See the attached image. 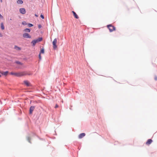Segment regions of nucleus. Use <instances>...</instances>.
<instances>
[{"label": "nucleus", "instance_id": "1", "mask_svg": "<svg viewBox=\"0 0 157 157\" xmlns=\"http://www.w3.org/2000/svg\"><path fill=\"white\" fill-rule=\"evenodd\" d=\"M10 74L17 77H21L26 75H31L32 74L27 71H23L19 72H11L10 73Z\"/></svg>", "mask_w": 157, "mask_h": 157}, {"label": "nucleus", "instance_id": "2", "mask_svg": "<svg viewBox=\"0 0 157 157\" xmlns=\"http://www.w3.org/2000/svg\"><path fill=\"white\" fill-rule=\"evenodd\" d=\"M42 40V37H39L36 40H34L32 41L31 43L34 46L36 43L41 41Z\"/></svg>", "mask_w": 157, "mask_h": 157}, {"label": "nucleus", "instance_id": "3", "mask_svg": "<svg viewBox=\"0 0 157 157\" xmlns=\"http://www.w3.org/2000/svg\"><path fill=\"white\" fill-rule=\"evenodd\" d=\"M107 27L109 30L110 32H112L113 31L116 30V28L112 24H109L107 25Z\"/></svg>", "mask_w": 157, "mask_h": 157}, {"label": "nucleus", "instance_id": "4", "mask_svg": "<svg viewBox=\"0 0 157 157\" xmlns=\"http://www.w3.org/2000/svg\"><path fill=\"white\" fill-rule=\"evenodd\" d=\"M57 42V40L56 38L55 39L53 42H52V44L53 45V48L54 49H56L57 48V46L56 45V43Z\"/></svg>", "mask_w": 157, "mask_h": 157}, {"label": "nucleus", "instance_id": "5", "mask_svg": "<svg viewBox=\"0 0 157 157\" xmlns=\"http://www.w3.org/2000/svg\"><path fill=\"white\" fill-rule=\"evenodd\" d=\"M23 36L26 38H31V36L27 33H25L23 34Z\"/></svg>", "mask_w": 157, "mask_h": 157}, {"label": "nucleus", "instance_id": "6", "mask_svg": "<svg viewBox=\"0 0 157 157\" xmlns=\"http://www.w3.org/2000/svg\"><path fill=\"white\" fill-rule=\"evenodd\" d=\"M19 11L20 13L22 14H24L26 13L25 10L24 8H20L19 10Z\"/></svg>", "mask_w": 157, "mask_h": 157}, {"label": "nucleus", "instance_id": "7", "mask_svg": "<svg viewBox=\"0 0 157 157\" xmlns=\"http://www.w3.org/2000/svg\"><path fill=\"white\" fill-rule=\"evenodd\" d=\"M35 108V107L34 106H31L29 109V113L31 114L32 113L33 111Z\"/></svg>", "mask_w": 157, "mask_h": 157}, {"label": "nucleus", "instance_id": "8", "mask_svg": "<svg viewBox=\"0 0 157 157\" xmlns=\"http://www.w3.org/2000/svg\"><path fill=\"white\" fill-rule=\"evenodd\" d=\"M8 71H6L5 72L4 71H0V73H1L2 75H4V76H6L7 75L8 73Z\"/></svg>", "mask_w": 157, "mask_h": 157}, {"label": "nucleus", "instance_id": "9", "mask_svg": "<svg viewBox=\"0 0 157 157\" xmlns=\"http://www.w3.org/2000/svg\"><path fill=\"white\" fill-rule=\"evenodd\" d=\"M85 136V133H82L79 135L78 138L79 139H81L84 137Z\"/></svg>", "mask_w": 157, "mask_h": 157}, {"label": "nucleus", "instance_id": "10", "mask_svg": "<svg viewBox=\"0 0 157 157\" xmlns=\"http://www.w3.org/2000/svg\"><path fill=\"white\" fill-rule=\"evenodd\" d=\"M72 13H73L76 19L78 18H79L78 16L76 14V13H75V12H74V11H72Z\"/></svg>", "mask_w": 157, "mask_h": 157}, {"label": "nucleus", "instance_id": "11", "mask_svg": "<svg viewBox=\"0 0 157 157\" xmlns=\"http://www.w3.org/2000/svg\"><path fill=\"white\" fill-rule=\"evenodd\" d=\"M152 142V140L151 139H149L147 140V141L146 142V144H150Z\"/></svg>", "mask_w": 157, "mask_h": 157}, {"label": "nucleus", "instance_id": "12", "mask_svg": "<svg viewBox=\"0 0 157 157\" xmlns=\"http://www.w3.org/2000/svg\"><path fill=\"white\" fill-rule=\"evenodd\" d=\"M24 83L28 86H29L30 85V83L27 81H24Z\"/></svg>", "mask_w": 157, "mask_h": 157}, {"label": "nucleus", "instance_id": "13", "mask_svg": "<svg viewBox=\"0 0 157 157\" xmlns=\"http://www.w3.org/2000/svg\"><path fill=\"white\" fill-rule=\"evenodd\" d=\"M14 48L15 49L17 50H21V48L17 46L16 45H15L14 46Z\"/></svg>", "mask_w": 157, "mask_h": 157}, {"label": "nucleus", "instance_id": "14", "mask_svg": "<svg viewBox=\"0 0 157 157\" xmlns=\"http://www.w3.org/2000/svg\"><path fill=\"white\" fill-rule=\"evenodd\" d=\"M17 2L18 4H22L23 2L22 0H18L17 1Z\"/></svg>", "mask_w": 157, "mask_h": 157}, {"label": "nucleus", "instance_id": "15", "mask_svg": "<svg viewBox=\"0 0 157 157\" xmlns=\"http://www.w3.org/2000/svg\"><path fill=\"white\" fill-rule=\"evenodd\" d=\"M24 31L26 32H30V30L29 29H24Z\"/></svg>", "mask_w": 157, "mask_h": 157}, {"label": "nucleus", "instance_id": "16", "mask_svg": "<svg viewBox=\"0 0 157 157\" xmlns=\"http://www.w3.org/2000/svg\"><path fill=\"white\" fill-rule=\"evenodd\" d=\"M1 28L2 30L4 29V27L2 23H1Z\"/></svg>", "mask_w": 157, "mask_h": 157}, {"label": "nucleus", "instance_id": "17", "mask_svg": "<svg viewBox=\"0 0 157 157\" xmlns=\"http://www.w3.org/2000/svg\"><path fill=\"white\" fill-rule=\"evenodd\" d=\"M44 48L41 49L40 52V54H44Z\"/></svg>", "mask_w": 157, "mask_h": 157}, {"label": "nucleus", "instance_id": "18", "mask_svg": "<svg viewBox=\"0 0 157 157\" xmlns=\"http://www.w3.org/2000/svg\"><path fill=\"white\" fill-rule=\"evenodd\" d=\"M29 27H32L33 26V25L31 24H29L28 25Z\"/></svg>", "mask_w": 157, "mask_h": 157}, {"label": "nucleus", "instance_id": "19", "mask_svg": "<svg viewBox=\"0 0 157 157\" xmlns=\"http://www.w3.org/2000/svg\"><path fill=\"white\" fill-rule=\"evenodd\" d=\"M39 58L40 59V60L41 59V54L40 53L39 54Z\"/></svg>", "mask_w": 157, "mask_h": 157}, {"label": "nucleus", "instance_id": "20", "mask_svg": "<svg viewBox=\"0 0 157 157\" xmlns=\"http://www.w3.org/2000/svg\"><path fill=\"white\" fill-rule=\"evenodd\" d=\"M27 139H28V140L29 141V142L30 143V138L29 137Z\"/></svg>", "mask_w": 157, "mask_h": 157}, {"label": "nucleus", "instance_id": "21", "mask_svg": "<svg viewBox=\"0 0 157 157\" xmlns=\"http://www.w3.org/2000/svg\"><path fill=\"white\" fill-rule=\"evenodd\" d=\"M40 17L41 18H42V19H44V16L42 15V14H41L40 15Z\"/></svg>", "mask_w": 157, "mask_h": 157}, {"label": "nucleus", "instance_id": "22", "mask_svg": "<svg viewBox=\"0 0 157 157\" xmlns=\"http://www.w3.org/2000/svg\"><path fill=\"white\" fill-rule=\"evenodd\" d=\"M154 78L155 80H157V76H155Z\"/></svg>", "mask_w": 157, "mask_h": 157}, {"label": "nucleus", "instance_id": "23", "mask_svg": "<svg viewBox=\"0 0 157 157\" xmlns=\"http://www.w3.org/2000/svg\"><path fill=\"white\" fill-rule=\"evenodd\" d=\"M38 27L39 29H40L41 27V25H38Z\"/></svg>", "mask_w": 157, "mask_h": 157}, {"label": "nucleus", "instance_id": "24", "mask_svg": "<svg viewBox=\"0 0 157 157\" xmlns=\"http://www.w3.org/2000/svg\"><path fill=\"white\" fill-rule=\"evenodd\" d=\"M58 107V105L57 104H56V106H55V108H57V107Z\"/></svg>", "mask_w": 157, "mask_h": 157}, {"label": "nucleus", "instance_id": "25", "mask_svg": "<svg viewBox=\"0 0 157 157\" xmlns=\"http://www.w3.org/2000/svg\"><path fill=\"white\" fill-rule=\"evenodd\" d=\"M0 18H3V17L2 16V15H1V14H0Z\"/></svg>", "mask_w": 157, "mask_h": 157}, {"label": "nucleus", "instance_id": "26", "mask_svg": "<svg viewBox=\"0 0 157 157\" xmlns=\"http://www.w3.org/2000/svg\"><path fill=\"white\" fill-rule=\"evenodd\" d=\"M2 36V35L0 33V37H1Z\"/></svg>", "mask_w": 157, "mask_h": 157}, {"label": "nucleus", "instance_id": "27", "mask_svg": "<svg viewBox=\"0 0 157 157\" xmlns=\"http://www.w3.org/2000/svg\"><path fill=\"white\" fill-rule=\"evenodd\" d=\"M35 16H36V17H38V15H36V14H35Z\"/></svg>", "mask_w": 157, "mask_h": 157}, {"label": "nucleus", "instance_id": "28", "mask_svg": "<svg viewBox=\"0 0 157 157\" xmlns=\"http://www.w3.org/2000/svg\"><path fill=\"white\" fill-rule=\"evenodd\" d=\"M17 63L18 64H20V62H18Z\"/></svg>", "mask_w": 157, "mask_h": 157}, {"label": "nucleus", "instance_id": "29", "mask_svg": "<svg viewBox=\"0 0 157 157\" xmlns=\"http://www.w3.org/2000/svg\"><path fill=\"white\" fill-rule=\"evenodd\" d=\"M1 2H2V0H1Z\"/></svg>", "mask_w": 157, "mask_h": 157}, {"label": "nucleus", "instance_id": "30", "mask_svg": "<svg viewBox=\"0 0 157 157\" xmlns=\"http://www.w3.org/2000/svg\"><path fill=\"white\" fill-rule=\"evenodd\" d=\"M22 24H24V23H22Z\"/></svg>", "mask_w": 157, "mask_h": 157}, {"label": "nucleus", "instance_id": "31", "mask_svg": "<svg viewBox=\"0 0 157 157\" xmlns=\"http://www.w3.org/2000/svg\"><path fill=\"white\" fill-rule=\"evenodd\" d=\"M22 24H24V23H22Z\"/></svg>", "mask_w": 157, "mask_h": 157}, {"label": "nucleus", "instance_id": "32", "mask_svg": "<svg viewBox=\"0 0 157 157\" xmlns=\"http://www.w3.org/2000/svg\"><path fill=\"white\" fill-rule=\"evenodd\" d=\"M1 77V75H0V77Z\"/></svg>", "mask_w": 157, "mask_h": 157}]
</instances>
